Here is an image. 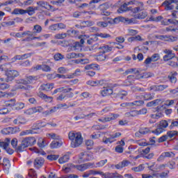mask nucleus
<instances>
[{"label":"nucleus","instance_id":"nucleus-58","mask_svg":"<svg viewBox=\"0 0 178 178\" xmlns=\"http://www.w3.org/2000/svg\"><path fill=\"white\" fill-rule=\"evenodd\" d=\"M54 60L59 61L65 58V56L60 53H57L54 56Z\"/></svg>","mask_w":178,"mask_h":178},{"label":"nucleus","instance_id":"nucleus-60","mask_svg":"<svg viewBox=\"0 0 178 178\" xmlns=\"http://www.w3.org/2000/svg\"><path fill=\"white\" fill-rule=\"evenodd\" d=\"M24 106H25L24 103L19 102L15 104V109L17 111H20L22 109H24Z\"/></svg>","mask_w":178,"mask_h":178},{"label":"nucleus","instance_id":"nucleus-9","mask_svg":"<svg viewBox=\"0 0 178 178\" xmlns=\"http://www.w3.org/2000/svg\"><path fill=\"white\" fill-rule=\"evenodd\" d=\"M94 159V156L91 152H84L81 153L79 157V162H87L88 161H92Z\"/></svg>","mask_w":178,"mask_h":178},{"label":"nucleus","instance_id":"nucleus-59","mask_svg":"<svg viewBox=\"0 0 178 178\" xmlns=\"http://www.w3.org/2000/svg\"><path fill=\"white\" fill-rule=\"evenodd\" d=\"M57 72L60 74H65V73H67V72H69V70H67L65 67H60L59 68H58Z\"/></svg>","mask_w":178,"mask_h":178},{"label":"nucleus","instance_id":"nucleus-37","mask_svg":"<svg viewBox=\"0 0 178 178\" xmlns=\"http://www.w3.org/2000/svg\"><path fill=\"white\" fill-rule=\"evenodd\" d=\"M148 16V13L147 11H142L140 13H136V18L138 20H141L143 19H145Z\"/></svg>","mask_w":178,"mask_h":178},{"label":"nucleus","instance_id":"nucleus-45","mask_svg":"<svg viewBox=\"0 0 178 178\" xmlns=\"http://www.w3.org/2000/svg\"><path fill=\"white\" fill-rule=\"evenodd\" d=\"M9 113V109L6 106H1V102L0 103V115H8Z\"/></svg>","mask_w":178,"mask_h":178},{"label":"nucleus","instance_id":"nucleus-36","mask_svg":"<svg viewBox=\"0 0 178 178\" xmlns=\"http://www.w3.org/2000/svg\"><path fill=\"white\" fill-rule=\"evenodd\" d=\"M125 105L127 106H141L144 105V101L143 100L134 101L133 102L126 103Z\"/></svg>","mask_w":178,"mask_h":178},{"label":"nucleus","instance_id":"nucleus-42","mask_svg":"<svg viewBox=\"0 0 178 178\" xmlns=\"http://www.w3.org/2000/svg\"><path fill=\"white\" fill-rule=\"evenodd\" d=\"M83 54H76V53H69L66 55V58L67 59H74V58H81Z\"/></svg>","mask_w":178,"mask_h":178},{"label":"nucleus","instance_id":"nucleus-14","mask_svg":"<svg viewBox=\"0 0 178 178\" xmlns=\"http://www.w3.org/2000/svg\"><path fill=\"white\" fill-rule=\"evenodd\" d=\"M94 168H97L96 164H94L93 163H87L85 164H81V165H76V169H78V170H80L81 172H83L87 169H92Z\"/></svg>","mask_w":178,"mask_h":178},{"label":"nucleus","instance_id":"nucleus-17","mask_svg":"<svg viewBox=\"0 0 178 178\" xmlns=\"http://www.w3.org/2000/svg\"><path fill=\"white\" fill-rule=\"evenodd\" d=\"M37 5H38V6H40V8H43V9H47V10H52V12H55V10H56V9H54V7L49 5V3H48V2L47 1H38L37 2Z\"/></svg>","mask_w":178,"mask_h":178},{"label":"nucleus","instance_id":"nucleus-4","mask_svg":"<svg viewBox=\"0 0 178 178\" xmlns=\"http://www.w3.org/2000/svg\"><path fill=\"white\" fill-rule=\"evenodd\" d=\"M153 76L154 74L152 72H144L143 75H139L136 78L134 77V75H129L127 76V79L125 81L124 86H130V84L134 83V80L136 79L138 80V79H148L149 77H152Z\"/></svg>","mask_w":178,"mask_h":178},{"label":"nucleus","instance_id":"nucleus-50","mask_svg":"<svg viewBox=\"0 0 178 178\" xmlns=\"http://www.w3.org/2000/svg\"><path fill=\"white\" fill-rule=\"evenodd\" d=\"M33 34H40L42 31V27L40 25H35L33 26Z\"/></svg>","mask_w":178,"mask_h":178},{"label":"nucleus","instance_id":"nucleus-31","mask_svg":"<svg viewBox=\"0 0 178 178\" xmlns=\"http://www.w3.org/2000/svg\"><path fill=\"white\" fill-rule=\"evenodd\" d=\"M10 143V139L9 138H6V141H4L5 144H7V145L5 146H2L1 148H3V149H5L7 152V154H9V155H12V154H13L14 151L13 149L9 148V144Z\"/></svg>","mask_w":178,"mask_h":178},{"label":"nucleus","instance_id":"nucleus-2","mask_svg":"<svg viewBox=\"0 0 178 178\" xmlns=\"http://www.w3.org/2000/svg\"><path fill=\"white\" fill-rule=\"evenodd\" d=\"M68 137L71 141L72 148H77V147H80L83 144V136L80 132H70Z\"/></svg>","mask_w":178,"mask_h":178},{"label":"nucleus","instance_id":"nucleus-43","mask_svg":"<svg viewBox=\"0 0 178 178\" xmlns=\"http://www.w3.org/2000/svg\"><path fill=\"white\" fill-rule=\"evenodd\" d=\"M9 85L5 83V79L0 78V90H8Z\"/></svg>","mask_w":178,"mask_h":178},{"label":"nucleus","instance_id":"nucleus-39","mask_svg":"<svg viewBox=\"0 0 178 178\" xmlns=\"http://www.w3.org/2000/svg\"><path fill=\"white\" fill-rule=\"evenodd\" d=\"M70 159V156L69 154H65L59 158L58 163L60 164L66 163V162H69Z\"/></svg>","mask_w":178,"mask_h":178},{"label":"nucleus","instance_id":"nucleus-22","mask_svg":"<svg viewBox=\"0 0 178 178\" xmlns=\"http://www.w3.org/2000/svg\"><path fill=\"white\" fill-rule=\"evenodd\" d=\"M32 70H42L43 72H51V67L47 65H38L32 68Z\"/></svg>","mask_w":178,"mask_h":178},{"label":"nucleus","instance_id":"nucleus-12","mask_svg":"<svg viewBox=\"0 0 178 178\" xmlns=\"http://www.w3.org/2000/svg\"><path fill=\"white\" fill-rule=\"evenodd\" d=\"M173 3H178V0H166L162 5L165 6V10H172L175 9Z\"/></svg>","mask_w":178,"mask_h":178},{"label":"nucleus","instance_id":"nucleus-53","mask_svg":"<svg viewBox=\"0 0 178 178\" xmlns=\"http://www.w3.org/2000/svg\"><path fill=\"white\" fill-rule=\"evenodd\" d=\"M176 76H177V72H173L172 74L169 75V79L171 83H176V81H177Z\"/></svg>","mask_w":178,"mask_h":178},{"label":"nucleus","instance_id":"nucleus-41","mask_svg":"<svg viewBox=\"0 0 178 178\" xmlns=\"http://www.w3.org/2000/svg\"><path fill=\"white\" fill-rule=\"evenodd\" d=\"M129 163H130V162H129L127 160H124L122 162L119 163L118 164L115 165V168L117 169H122L123 168H126V166H129Z\"/></svg>","mask_w":178,"mask_h":178},{"label":"nucleus","instance_id":"nucleus-48","mask_svg":"<svg viewBox=\"0 0 178 178\" xmlns=\"http://www.w3.org/2000/svg\"><path fill=\"white\" fill-rule=\"evenodd\" d=\"M141 99H144V101H149L151 99H154V95L149 93H145L141 96Z\"/></svg>","mask_w":178,"mask_h":178},{"label":"nucleus","instance_id":"nucleus-18","mask_svg":"<svg viewBox=\"0 0 178 178\" xmlns=\"http://www.w3.org/2000/svg\"><path fill=\"white\" fill-rule=\"evenodd\" d=\"M102 178H123V176L118 172H102Z\"/></svg>","mask_w":178,"mask_h":178},{"label":"nucleus","instance_id":"nucleus-55","mask_svg":"<svg viewBox=\"0 0 178 178\" xmlns=\"http://www.w3.org/2000/svg\"><path fill=\"white\" fill-rule=\"evenodd\" d=\"M49 161H57L59 159V155L49 154L47 156Z\"/></svg>","mask_w":178,"mask_h":178},{"label":"nucleus","instance_id":"nucleus-21","mask_svg":"<svg viewBox=\"0 0 178 178\" xmlns=\"http://www.w3.org/2000/svg\"><path fill=\"white\" fill-rule=\"evenodd\" d=\"M154 166H155V163H153L152 165H149L148 168L149 170H152L153 172H160V170H163L165 168L168 167L167 164H162L160 165H156V168H154Z\"/></svg>","mask_w":178,"mask_h":178},{"label":"nucleus","instance_id":"nucleus-28","mask_svg":"<svg viewBox=\"0 0 178 178\" xmlns=\"http://www.w3.org/2000/svg\"><path fill=\"white\" fill-rule=\"evenodd\" d=\"M38 127H33L32 129H28L23 131L20 132L19 136H29V134H36L37 131L35 130H38Z\"/></svg>","mask_w":178,"mask_h":178},{"label":"nucleus","instance_id":"nucleus-26","mask_svg":"<svg viewBox=\"0 0 178 178\" xmlns=\"http://www.w3.org/2000/svg\"><path fill=\"white\" fill-rule=\"evenodd\" d=\"M38 96L39 97V98H41V99H43V101H45V102H52L54 99L52 97L47 96L42 92H39L38 93Z\"/></svg>","mask_w":178,"mask_h":178},{"label":"nucleus","instance_id":"nucleus-64","mask_svg":"<svg viewBox=\"0 0 178 178\" xmlns=\"http://www.w3.org/2000/svg\"><path fill=\"white\" fill-rule=\"evenodd\" d=\"M170 127V129H173V127H178V119L172 120Z\"/></svg>","mask_w":178,"mask_h":178},{"label":"nucleus","instance_id":"nucleus-1","mask_svg":"<svg viewBox=\"0 0 178 178\" xmlns=\"http://www.w3.org/2000/svg\"><path fill=\"white\" fill-rule=\"evenodd\" d=\"M35 80V77H33L32 76H29L26 77L25 79H21L16 81L17 84L15 86V87L13 88V91H16V90H19V88L21 90H31V86H28L26 88L22 86V84H31L33 81Z\"/></svg>","mask_w":178,"mask_h":178},{"label":"nucleus","instance_id":"nucleus-6","mask_svg":"<svg viewBox=\"0 0 178 178\" xmlns=\"http://www.w3.org/2000/svg\"><path fill=\"white\" fill-rule=\"evenodd\" d=\"M98 37H100V38H112V36L109 33H100L95 35H89V38H88V44L91 45V44L95 42V41H98Z\"/></svg>","mask_w":178,"mask_h":178},{"label":"nucleus","instance_id":"nucleus-27","mask_svg":"<svg viewBox=\"0 0 178 178\" xmlns=\"http://www.w3.org/2000/svg\"><path fill=\"white\" fill-rule=\"evenodd\" d=\"M44 162L45 161L42 158L38 157L35 159L33 165L35 168H36L37 169H40V168H41L44 165Z\"/></svg>","mask_w":178,"mask_h":178},{"label":"nucleus","instance_id":"nucleus-25","mask_svg":"<svg viewBox=\"0 0 178 178\" xmlns=\"http://www.w3.org/2000/svg\"><path fill=\"white\" fill-rule=\"evenodd\" d=\"M118 45V43L116 42H112L111 45H104L102 47H100L99 49H102L103 54H106V52H111L112 49H113V46Z\"/></svg>","mask_w":178,"mask_h":178},{"label":"nucleus","instance_id":"nucleus-32","mask_svg":"<svg viewBox=\"0 0 178 178\" xmlns=\"http://www.w3.org/2000/svg\"><path fill=\"white\" fill-rule=\"evenodd\" d=\"M100 94L102 95V97H108V95H111V94H113V90H112L111 88H104V89L101 90Z\"/></svg>","mask_w":178,"mask_h":178},{"label":"nucleus","instance_id":"nucleus-3","mask_svg":"<svg viewBox=\"0 0 178 178\" xmlns=\"http://www.w3.org/2000/svg\"><path fill=\"white\" fill-rule=\"evenodd\" d=\"M35 143H37V140L34 137L24 138L21 141L20 145L18 147V151L19 152H23L27 147H31V145H34Z\"/></svg>","mask_w":178,"mask_h":178},{"label":"nucleus","instance_id":"nucleus-8","mask_svg":"<svg viewBox=\"0 0 178 178\" xmlns=\"http://www.w3.org/2000/svg\"><path fill=\"white\" fill-rule=\"evenodd\" d=\"M122 136V133L116 132L111 135H110L109 138L104 137L103 138V143L104 144H107V145H110L112 143H115L116 141V138H119Z\"/></svg>","mask_w":178,"mask_h":178},{"label":"nucleus","instance_id":"nucleus-16","mask_svg":"<svg viewBox=\"0 0 178 178\" xmlns=\"http://www.w3.org/2000/svg\"><path fill=\"white\" fill-rule=\"evenodd\" d=\"M130 15L132 18L125 17L124 23H127V24H137L138 23V18L136 17V13H134L131 10Z\"/></svg>","mask_w":178,"mask_h":178},{"label":"nucleus","instance_id":"nucleus-34","mask_svg":"<svg viewBox=\"0 0 178 178\" xmlns=\"http://www.w3.org/2000/svg\"><path fill=\"white\" fill-rule=\"evenodd\" d=\"M111 23H112V22L109 20V18L106 17L105 21H104V22L100 21V22H97V26H98V27H102L104 29L105 27H108V25Z\"/></svg>","mask_w":178,"mask_h":178},{"label":"nucleus","instance_id":"nucleus-30","mask_svg":"<svg viewBox=\"0 0 178 178\" xmlns=\"http://www.w3.org/2000/svg\"><path fill=\"white\" fill-rule=\"evenodd\" d=\"M31 56V54H25L22 56H15L13 58H12V62H16V60H23V59H27V58H30Z\"/></svg>","mask_w":178,"mask_h":178},{"label":"nucleus","instance_id":"nucleus-52","mask_svg":"<svg viewBox=\"0 0 178 178\" xmlns=\"http://www.w3.org/2000/svg\"><path fill=\"white\" fill-rule=\"evenodd\" d=\"M177 134V131H170L167 132V136L168 137V138H174V137H176Z\"/></svg>","mask_w":178,"mask_h":178},{"label":"nucleus","instance_id":"nucleus-29","mask_svg":"<svg viewBox=\"0 0 178 178\" xmlns=\"http://www.w3.org/2000/svg\"><path fill=\"white\" fill-rule=\"evenodd\" d=\"M54 83H44L40 86V90H42V91H51L54 90Z\"/></svg>","mask_w":178,"mask_h":178},{"label":"nucleus","instance_id":"nucleus-49","mask_svg":"<svg viewBox=\"0 0 178 178\" xmlns=\"http://www.w3.org/2000/svg\"><path fill=\"white\" fill-rule=\"evenodd\" d=\"M125 17H115L113 19L110 20L111 22V23L118 24L120 23V22H122V23H124Z\"/></svg>","mask_w":178,"mask_h":178},{"label":"nucleus","instance_id":"nucleus-54","mask_svg":"<svg viewBox=\"0 0 178 178\" xmlns=\"http://www.w3.org/2000/svg\"><path fill=\"white\" fill-rule=\"evenodd\" d=\"M134 172H141L144 170V165L140 164L138 167H134L131 168Z\"/></svg>","mask_w":178,"mask_h":178},{"label":"nucleus","instance_id":"nucleus-15","mask_svg":"<svg viewBox=\"0 0 178 178\" xmlns=\"http://www.w3.org/2000/svg\"><path fill=\"white\" fill-rule=\"evenodd\" d=\"M6 76H7V81H12L19 76V72L17 70H8L6 72Z\"/></svg>","mask_w":178,"mask_h":178},{"label":"nucleus","instance_id":"nucleus-38","mask_svg":"<svg viewBox=\"0 0 178 178\" xmlns=\"http://www.w3.org/2000/svg\"><path fill=\"white\" fill-rule=\"evenodd\" d=\"M131 7L128 8L127 4L124 3L122 6L120 7L118 10V13H123L124 12H127V10H132Z\"/></svg>","mask_w":178,"mask_h":178},{"label":"nucleus","instance_id":"nucleus-13","mask_svg":"<svg viewBox=\"0 0 178 178\" xmlns=\"http://www.w3.org/2000/svg\"><path fill=\"white\" fill-rule=\"evenodd\" d=\"M161 56H159V54H154L151 57H147L145 60L144 63L146 65V66H149L152 62H157V60H159Z\"/></svg>","mask_w":178,"mask_h":178},{"label":"nucleus","instance_id":"nucleus-19","mask_svg":"<svg viewBox=\"0 0 178 178\" xmlns=\"http://www.w3.org/2000/svg\"><path fill=\"white\" fill-rule=\"evenodd\" d=\"M119 118V114H111L108 117H104L99 119V122L102 123H106V122H111V120H115Z\"/></svg>","mask_w":178,"mask_h":178},{"label":"nucleus","instance_id":"nucleus-35","mask_svg":"<svg viewBox=\"0 0 178 178\" xmlns=\"http://www.w3.org/2000/svg\"><path fill=\"white\" fill-rule=\"evenodd\" d=\"M105 81H88L87 84L91 86L92 87H97V86H102Z\"/></svg>","mask_w":178,"mask_h":178},{"label":"nucleus","instance_id":"nucleus-20","mask_svg":"<svg viewBox=\"0 0 178 178\" xmlns=\"http://www.w3.org/2000/svg\"><path fill=\"white\" fill-rule=\"evenodd\" d=\"M136 5L137 7L132 8V13H138V12H142L145 9V8L144 7V3L141 1H136Z\"/></svg>","mask_w":178,"mask_h":178},{"label":"nucleus","instance_id":"nucleus-56","mask_svg":"<svg viewBox=\"0 0 178 178\" xmlns=\"http://www.w3.org/2000/svg\"><path fill=\"white\" fill-rule=\"evenodd\" d=\"M30 150L36 154H39V155H45V152H44L42 150H39L38 149H37L35 147L30 148Z\"/></svg>","mask_w":178,"mask_h":178},{"label":"nucleus","instance_id":"nucleus-24","mask_svg":"<svg viewBox=\"0 0 178 178\" xmlns=\"http://www.w3.org/2000/svg\"><path fill=\"white\" fill-rule=\"evenodd\" d=\"M164 52L166 54V55L163 56V60H170V59H173V58H175L176 56V54L172 53V50L170 49H165L164 50Z\"/></svg>","mask_w":178,"mask_h":178},{"label":"nucleus","instance_id":"nucleus-47","mask_svg":"<svg viewBox=\"0 0 178 178\" xmlns=\"http://www.w3.org/2000/svg\"><path fill=\"white\" fill-rule=\"evenodd\" d=\"M45 126H51V127H56V124L54 122H50L49 124H45L44 122H40L38 124V129H41V127H45Z\"/></svg>","mask_w":178,"mask_h":178},{"label":"nucleus","instance_id":"nucleus-40","mask_svg":"<svg viewBox=\"0 0 178 178\" xmlns=\"http://www.w3.org/2000/svg\"><path fill=\"white\" fill-rule=\"evenodd\" d=\"M73 168H74L73 164H67L63 167V170L65 173H70Z\"/></svg>","mask_w":178,"mask_h":178},{"label":"nucleus","instance_id":"nucleus-5","mask_svg":"<svg viewBox=\"0 0 178 178\" xmlns=\"http://www.w3.org/2000/svg\"><path fill=\"white\" fill-rule=\"evenodd\" d=\"M35 10H38V7L30 6L26 10L15 8L12 12V15H25V13H28L29 16H33L35 13Z\"/></svg>","mask_w":178,"mask_h":178},{"label":"nucleus","instance_id":"nucleus-57","mask_svg":"<svg viewBox=\"0 0 178 178\" xmlns=\"http://www.w3.org/2000/svg\"><path fill=\"white\" fill-rule=\"evenodd\" d=\"M90 176H97V175H100V176H102V171H97L95 170H90L88 171Z\"/></svg>","mask_w":178,"mask_h":178},{"label":"nucleus","instance_id":"nucleus-11","mask_svg":"<svg viewBox=\"0 0 178 178\" xmlns=\"http://www.w3.org/2000/svg\"><path fill=\"white\" fill-rule=\"evenodd\" d=\"M158 40L161 41H168V42H176L178 40V36L175 35H159L157 36Z\"/></svg>","mask_w":178,"mask_h":178},{"label":"nucleus","instance_id":"nucleus-23","mask_svg":"<svg viewBox=\"0 0 178 178\" xmlns=\"http://www.w3.org/2000/svg\"><path fill=\"white\" fill-rule=\"evenodd\" d=\"M16 105V100L12 99L8 101H1V106H6L7 108H13Z\"/></svg>","mask_w":178,"mask_h":178},{"label":"nucleus","instance_id":"nucleus-61","mask_svg":"<svg viewBox=\"0 0 178 178\" xmlns=\"http://www.w3.org/2000/svg\"><path fill=\"white\" fill-rule=\"evenodd\" d=\"M86 145L88 149H91L94 145V142L92 140H88L86 141Z\"/></svg>","mask_w":178,"mask_h":178},{"label":"nucleus","instance_id":"nucleus-51","mask_svg":"<svg viewBox=\"0 0 178 178\" xmlns=\"http://www.w3.org/2000/svg\"><path fill=\"white\" fill-rule=\"evenodd\" d=\"M28 175L29 178H37V172L33 168L29 170Z\"/></svg>","mask_w":178,"mask_h":178},{"label":"nucleus","instance_id":"nucleus-7","mask_svg":"<svg viewBox=\"0 0 178 178\" xmlns=\"http://www.w3.org/2000/svg\"><path fill=\"white\" fill-rule=\"evenodd\" d=\"M168 126H169L168 121L162 120L160 122L159 127L156 130L152 131V133L156 136H159V134H162V133L165 131V129L166 127H168Z\"/></svg>","mask_w":178,"mask_h":178},{"label":"nucleus","instance_id":"nucleus-62","mask_svg":"<svg viewBox=\"0 0 178 178\" xmlns=\"http://www.w3.org/2000/svg\"><path fill=\"white\" fill-rule=\"evenodd\" d=\"M108 162L107 159L102 160L96 163V168H102Z\"/></svg>","mask_w":178,"mask_h":178},{"label":"nucleus","instance_id":"nucleus-33","mask_svg":"<svg viewBox=\"0 0 178 178\" xmlns=\"http://www.w3.org/2000/svg\"><path fill=\"white\" fill-rule=\"evenodd\" d=\"M1 133L4 135L15 134V133H16V129L13 127L4 128L1 130Z\"/></svg>","mask_w":178,"mask_h":178},{"label":"nucleus","instance_id":"nucleus-10","mask_svg":"<svg viewBox=\"0 0 178 178\" xmlns=\"http://www.w3.org/2000/svg\"><path fill=\"white\" fill-rule=\"evenodd\" d=\"M44 111V108L41 106H37L33 108H30L24 111V115L26 116H30L34 115V113H38Z\"/></svg>","mask_w":178,"mask_h":178},{"label":"nucleus","instance_id":"nucleus-63","mask_svg":"<svg viewBox=\"0 0 178 178\" xmlns=\"http://www.w3.org/2000/svg\"><path fill=\"white\" fill-rule=\"evenodd\" d=\"M38 145L40 148H44V147H45V140L42 138H39V140L38 141Z\"/></svg>","mask_w":178,"mask_h":178},{"label":"nucleus","instance_id":"nucleus-44","mask_svg":"<svg viewBox=\"0 0 178 178\" xmlns=\"http://www.w3.org/2000/svg\"><path fill=\"white\" fill-rule=\"evenodd\" d=\"M62 144H63V143L62 141H56L54 140L53 142H51V143L50 144V147L52 149L54 148H59V147H62Z\"/></svg>","mask_w":178,"mask_h":178},{"label":"nucleus","instance_id":"nucleus-46","mask_svg":"<svg viewBox=\"0 0 178 178\" xmlns=\"http://www.w3.org/2000/svg\"><path fill=\"white\" fill-rule=\"evenodd\" d=\"M159 102H161V99H155L148 102L146 106L149 108L156 106L157 105H159Z\"/></svg>","mask_w":178,"mask_h":178}]
</instances>
